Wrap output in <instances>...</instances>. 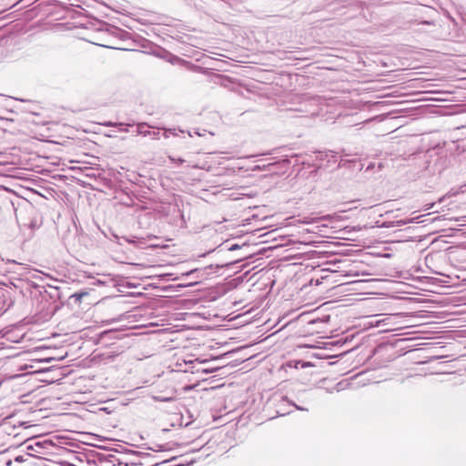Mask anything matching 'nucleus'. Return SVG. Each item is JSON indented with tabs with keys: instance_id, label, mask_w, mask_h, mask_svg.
<instances>
[{
	"instance_id": "obj_10",
	"label": "nucleus",
	"mask_w": 466,
	"mask_h": 466,
	"mask_svg": "<svg viewBox=\"0 0 466 466\" xmlns=\"http://www.w3.org/2000/svg\"><path fill=\"white\" fill-rule=\"evenodd\" d=\"M119 129H120L121 131H126V132L127 131V128H125L124 127H119Z\"/></svg>"
},
{
	"instance_id": "obj_1",
	"label": "nucleus",
	"mask_w": 466,
	"mask_h": 466,
	"mask_svg": "<svg viewBox=\"0 0 466 466\" xmlns=\"http://www.w3.org/2000/svg\"><path fill=\"white\" fill-rule=\"evenodd\" d=\"M183 363L177 362V372H195L196 362L198 359L182 360Z\"/></svg>"
},
{
	"instance_id": "obj_4",
	"label": "nucleus",
	"mask_w": 466,
	"mask_h": 466,
	"mask_svg": "<svg viewBox=\"0 0 466 466\" xmlns=\"http://www.w3.org/2000/svg\"><path fill=\"white\" fill-rule=\"evenodd\" d=\"M106 127H125L126 125L123 123H113V122H106L105 124Z\"/></svg>"
},
{
	"instance_id": "obj_2",
	"label": "nucleus",
	"mask_w": 466,
	"mask_h": 466,
	"mask_svg": "<svg viewBox=\"0 0 466 466\" xmlns=\"http://www.w3.org/2000/svg\"><path fill=\"white\" fill-rule=\"evenodd\" d=\"M137 134L144 137L151 136V130H149V127L145 123H140L137 125Z\"/></svg>"
},
{
	"instance_id": "obj_7",
	"label": "nucleus",
	"mask_w": 466,
	"mask_h": 466,
	"mask_svg": "<svg viewBox=\"0 0 466 466\" xmlns=\"http://www.w3.org/2000/svg\"><path fill=\"white\" fill-rule=\"evenodd\" d=\"M15 461H24V460H23V456H17V457L15 458Z\"/></svg>"
},
{
	"instance_id": "obj_11",
	"label": "nucleus",
	"mask_w": 466,
	"mask_h": 466,
	"mask_svg": "<svg viewBox=\"0 0 466 466\" xmlns=\"http://www.w3.org/2000/svg\"><path fill=\"white\" fill-rule=\"evenodd\" d=\"M168 61H169L170 63H173V56H172V55H170V58L168 59Z\"/></svg>"
},
{
	"instance_id": "obj_3",
	"label": "nucleus",
	"mask_w": 466,
	"mask_h": 466,
	"mask_svg": "<svg viewBox=\"0 0 466 466\" xmlns=\"http://www.w3.org/2000/svg\"><path fill=\"white\" fill-rule=\"evenodd\" d=\"M168 134H172V135H174V133H173V132H171V131L164 130V131H162V132H161V131H159V130H157V131H156V130H153V131H151V136H150V137H151L153 139H160V138H161V137H166V138H167V137H169V136H168Z\"/></svg>"
},
{
	"instance_id": "obj_9",
	"label": "nucleus",
	"mask_w": 466,
	"mask_h": 466,
	"mask_svg": "<svg viewBox=\"0 0 466 466\" xmlns=\"http://www.w3.org/2000/svg\"><path fill=\"white\" fill-rule=\"evenodd\" d=\"M186 286H187V285H186V284H183V283H178V284H177V288H178V287H186Z\"/></svg>"
},
{
	"instance_id": "obj_8",
	"label": "nucleus",
	"mask_w": 466,
	"mask_h": 466,
	"mask_svg": "<svg viewBox=\"0 0 466 466\" xmlns=\"http://www.w3.org/2000/svg\"><path fill=\"white\" fill-rule=\"evenodd\" d=\"M195 271H196V269H192V270H190L189 272L185 273V275H187H187H191V274H193ZM182 275H184V273H183Z\"/></svg>"
},
{
	"instance_id": "obj_6",
	"label": "nucleus",
	"mask_w": 466,
	"mask_h": 466,
	"mask_svg": "<svg viewBox=\"0 0 466 466\" xmlns=\"http://www.w3.org/2000/svg\"><path fill=\"white\" fill-rule=\"evenodd\" d=\"M155 399L159 400H172V397H167V398H163V399L156 397Z\"/></svg>"
},
{
	"instance_id": "obj_5",
	"label": "nucleus",
	"mask_w": 466,
	"mask_h": 466,
	"mask_svg": "<svg viewBox=\"0 0 466 466\" xmlns=\"http://www.w3.org/2000/svg\"><path fill=\"white\" fill-rule=\"evenodd\" d=\"M86 292H82V293H75L74 295H72L73 298H76V300L80 301L82 299V298L84 296H86Z\"/></svg>"
}]
</instances>
